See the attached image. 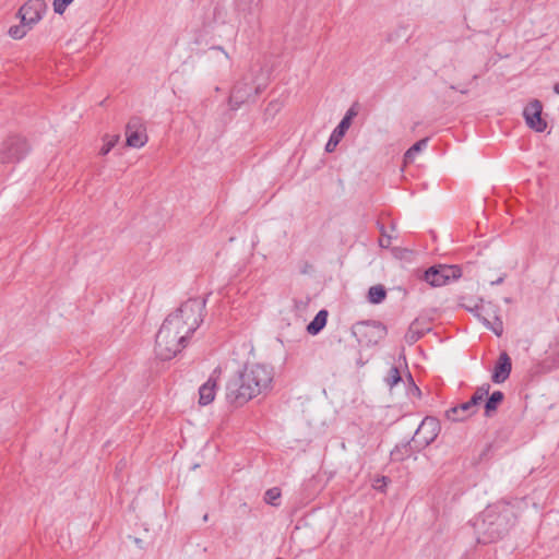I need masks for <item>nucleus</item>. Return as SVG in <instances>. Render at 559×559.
I'll return each instance as SVG.
<instances>
[{
	"instance_id": "nucleus-9",
	"label": "nucleus",
	"mask_w": 559,
	"mask_h": 559,
	"mask_svg": "<svg viewBox=\"0 0 559 559\" xmlns=\"http://www.w3.org/2000/svg\"><path fill=\"white\" fill-rule=\"evenodd\" d=\"M543 105L539 100H532L524 109V117L530 128L536 132H543L547 122L542 118Z\"/></svg>"
},
{
	"instance_id": "nucleus-13",
	"label": "nucleus",
	"mask_w": 559,
	"mask_h": 559,
	"mask_svg": "<svg viewBox=\"0 0 559 559\" xmlns=\"http://www.w3.org/2000/svg\"><path fill=\"white\" fill-rule=\"evenodd\" d=\"M440 431L439 421L433 417H426L419 426L416 435L427 433L425 436L426 443L432 442Z\"/></svg>"
},
{
	"instance_id": "nucleus-30",
	"label": "nucleus",
	"mask_w": 559,
	"mask_h": 559,
	"mask_svg": "<svg viewBox=\"0 0 559 559\" xmlns=\"http://www.w3.org/2000/svg\"><path fill=\"white\" fill-rule=\"evenodd\" d=\"M379 245L382 248H388L391 245V237L382 235V237L379 239Z\"/></svg>"
},
{
	"instance_id": "nucleus-36",
	"label": "nucleus",
	"mask_w": 559,
	"mask_h": 559,
	"mask_svg": "<svg viewBox=\"0 0 559 559\" xmlns=\"http://www.w3.org/2000/svg\"><path fill=\"white\" fill-rule=\"evenodd\" d=\"M276 559H282V558H276Z\"/></svg>"
},
{
	"instance_id": "nucleus-12",
	"label": "nucleus",
	"mask_w": 559,
	"mask_h": 559,
	"mask_svg": "<svg viewBox=\"0 0 559 559\" xmlns=\"http://www.w3.org/2000/svg\"><path fill=\"white\" fill-rule=\"evenodd\" d=\"M218 376H211L210 379L199 389V404L202 406L211 404L216 395Z\"/></svg>"
},
{
	"instance_id": "nucleus-15",
	"label": "nucleus",
	"mask_w": 559,
	"mask_h": 559,
	"mask_svg": "<svg viewBox=\"0 0 559 559\" xmlns=\"http://www.w3.org/2000/svg\"><path fill=\"white\" fill-rule=\"evenodd\" d=\"M346 124L347 122H340L338 126L334 129L325 145L326 152L332 153L336 148V146L345 135L346 131L349 129L348 127H346Z\"/></svg>"
},
{
	"instance_id": "nucleus-22",
	"label": "nucleus",
	"mask_w": 559,
	"mask_h": 559,
	"mask_svg": "<svg viewBox=\"0 0 559 559\" xmlns=\"http://www.w3.org/2000/svg\"><path fill=\"white\" fill-rule=\"evenodd\" d=\"M386 292L381 285L372 286L368 292L369 301L372 304H380L382 300H384Z\"/></svg>"
},
{
	"instance_id": "nucleus-24",
	"label": "nucleus",
	"mask_w": 559,
	"mask_h": 559,
	"mask_svg": "<svg viewBox=\"0 0 559 559\" xmlns=\"http://www.w3.org/2000/svg\"><path fill=\"white\" fill-rule=\"evenodd\" d=\"M281 497V490L277 487H273L266 490L264 495V501L272 506H277V500Z\"/></svg>"
},
{
	"instance_id": "nucleus-6",
	"label": "nucleus",
	"mask_w": 559,
	"mask_h": 559,
	"mask_svg": "<svg viewBox=\"0 0 559 559\" xmlns=\"http://www.w3.org/2000/svg\"><path fill=\"white\" fill-rule=\"evenodd\" d=\"M127 145L131 147H142L146 144L148 138L143 120L139 117H132L126 127Z\"/></svg>"
},
{
	"instance_id": "nucleus-17",
	"label": "nucleus",
	"mask_w": 559,
	"mask_h": 559,
	"mask_svg": "<svg viewBox=\"0 0 559 559\" xmlns=\"http://www.w3.org/2000/svg\"><path fill=\"white\" fill-rule=\"evenodd\" d=\"M328 311L320 310L314 319L308 324L307 331L311 335L318 334L326 324Z\"/></svg>"
},
{
	"instance_id": "nucleus-8",
	"label": "nucleus",
	"mask_w": 559,
	"mask_h": 559,
	"mask_svg": "<svg viewBox=\"0 0 559 559\" xmlns=\"http://www.w3.org/2000/svg\"><path fill=\"white\" fill-rule=\"evenodd\" d=\"M47 10L45 0H28L20 9V15L24 25L32 26L41 20Z\"/></svg>"
},
{
	"instance_id": "nucleus-29",
	"label": "nucleus",
	"mask_w": 559,
	"mask_h": 559,
	"mask_svg": "<svg viewBox=\"0 0 559 559\" xmlns=\"http://www.w3.org/2000/svg\"><path fill=\"white\" fill-rule=\"evenodd\" d=\"M506 531H507L506 528L492 530L491 533H490V536H489V540L492 542V540H495L497 538H500Z\"/></svg>"
},
{
	"instance_id": "nucleus-14",
	"label": "nucleus",
	"mask_w": 559,
	"mask_h": 559,
	"mask_svg": "<svg viewBox=\"0 0 559 559\" xmlns=\"http://www.w3.org/2000/svg\"><path fill=\"white\" fill-rule=\"evenodd\" d=\"M475 414V411L467 402L461 403L445 412V416L452 421H462Z\"/></svg>"
},
{
	"instance_id": "nucleus-19",
	"label": "nucleus",
	"mask_w": 559,
	"mask_h": 559,
	"mask_svg": "<svg viewBox=\"0 0 559 559\" xmlns=\"http://www.w3.org/2000/svg\"><path fill=\"white\" fill-rule=\"evenodd\" d=\"M489 389H490L489 384H484V385L477 388L476 391L474 392V394L472 395L471 400L467 401V403L475 411V413L477 412V408H478V405L480 404V402H483L484 399L488 395Z\"/></svg>"
},
{
	"instance_id": "nucleus-21",
	"label": "nucleus",
	"mask_w": 559,
	"mask_h": 559,
	"mask_svg": "<svg viewBox=\"0 0 559 559\" xmlns=\"http://www.w3.org/2000/svg\"><path fill=\"white\" fill-rule=\"evenodd\" d=\"M428 139H423L412 145L404 154V163L411 164L414 162L416 155L427 145Z\"/></svg>"
},
{
	"instance_id": "nucleus-4",
	"label": "nucleus",
	"mask_w": 559,
	"mask_h": 559,
	"mask_svg": "<svg viewBox=\"0 0 559 559\" xmlns=\"http://www.w3.org/2000/svg\"><path fill=\"white\" fill-rule=\"evenodd\" d=\"M28 152L26 141L17 135L8 138L0 148V163H15Z\"/></svg>"
},
{
	"instance_id": "nucleus-23",
	"label": "nucleus",
	"mask_w": 559,
	"mask_h": 559,
	"mask_svg": "<svg viewBox=\"0 0 559 559\" xmlns=\"http://www.w3.org/2000/svg\"><path fill=\"white\" fill-rule=\"evenodd\" d=\"M119 135H106L104 138V145L99 150V155H107L112 147L117 144Z\"/></svg>"
},
{
	"instance_id": "nucleus-33",
	"label": "nucleus",
	"mask_w": 559,
	"mask_h": 559,
	"mask_svg": "<svg viewBox=\"0 0 559 559\" xmlns=\"http://www.w3.org/2000/svg\"><path fill=\"white\" fill-rule=\"evenodd\" d=\"M380 480H377V484L374 485V487L377 489H381L382 488V483H379Z\"/></svg>"
},
{
	"instance_id": "nucleus-34",
	"label": "nucleus",
	"mask_w": 559,
	"mask_h": 559,
	"mask_svg": "<svg viewBox=\"0 0 559 559\" xmlns=\"http://www.w3.org/2000/svg\"><path fill=\"white\" fill-rule=\"evenodd\" d=\"M554 90L557 94H559V82L555 85Z\"/></svg>"
},
{
	"instance_id": "nucleus-11",
	"label": "nucleus",
	"mask_w": 559,
	"mask_h": 559,
	"mask_svg": "<svg viewBox=\"0 0 559 559\" xmlns=\"http://www.w3.org/2000/svg\"><path fill=\"white\" fill-rule=\"evenodd\" d=\"M511 367L512 364L509 355L506 352L501 353L495 366L491 380L495 383L504 382L510 376Z\"/></svg>"
},
{
	"instance_id": "nucleus-7",
	"label": "nucleus",
	"mask_w": 559,
	"mask_h": 559,
	"mask_svg": "<svg viewBox=\"0 0 559 559\" xmlns=\"http://www.w3.org/2000/svg\"><path fill=\"white\" fill-rule=\"evenodd\" d=\"M262 0H235V16L237 24H251L255 19Z\"/></svg>"
},
{
	"instance_id": "nucleus-27",
	"label": "nucleus",
	"mask_w": 559,
	"mask_h": 559,
	"mask_svg": "<svg viewBox=\"0 0 559 559\" xmlns=\"http://www.w3.org/2000/svg\"><path fill=\"white\" fill-rule=\"evenodd\" d=\"M24 24L23 26H12L10 27L9 29V34L12 38H15V39H21L23 38L25 35H26V31L24 29Z\"/></svg>"
},
{
	"instance_id": "nucleus-20",
	"label": "nucleus",
	"mask_w": 559,
	"mask_h": 559,
	"mask_svg": "<svg viewBox=\"0 0 559 559\" xmlns=\"http://www.w3.org/2000/svg\"><path fill=\"white\" fill-rule=\"evenodd\" d=\"M213 21L217 25L230 24L233 28L239 26L236 22V16L233 20H227V11L223 7L215 8Z\"/></svg>"
},
{
	"instance_id": "nucleus-3",
	"label": "nucleus",
	"mask_w": 559,
	"mask_h": 559,
	"mask_svg": "<svg viewBox=\"0 0 559 559\" xmlns=\"http://www.w3.org/2000/svg\"><path fill=\"white\" fill-rule=\"evenodd\" d=\"M353 334L362 346L377 345L386 335V328L380 322H358L353 326Z\"/></svg>"
},
{
	"instance_id": "nucleus-5",
	"label": "nucleus",
	"mask_w": 559,
	"mask_h": 559,
	"mask_svg": "<svg viewBox=\"0 0 559 559\" xmlns=\"http://www.w3.org/2000/svg\"><path fill=\"white\" fill-rule=\"evenodd\" d=\"M461 276V269L456 265L431 266L424 273V280L433 287L447 285L451 280Z\"/></svg>"
},
{
	"instance_id": "nucleus-32",
	"label": "nucleus",
	"mask_w": 559,
	"mask_h": 559,
	"mask_svg": "<svg viewBox=\"0 0 559 559\" xmlns=\"http://www.w3.org/2000/svg\"><path fill=\"white\" fill-rule=\"evenodd\" d=\"M213 49L222 51L227 59L229 58L228 53L225 51V49L223 47L217 46V47H213Z\"/></svg>"
},
{
	"instance_id": "nucleus-28",
	"label": "nucleus",
	"mask_w": 559,
	"mask_h": 559,
	"mask_svg": "<svg viewBox=\"0 0 559 559\" xmlns=\"http://www.w3.org/2000/svg\"><path fill=\"white\" fill-rule=\"evenodd\" d=\"M357 115H358V110H357L356 106L354 105V106H352V107L347 110L346 115L344 116V118L342 119V121H341V122H347L346 127H348V128H349V127H350V124H352V120H353Z\"/></svg>"
},
{
	"instance_id": "nucleus-18",
	"label": "nucleus",
	"mask_w": 559,
	"mask_h": 559,
	"mask_svg": "<svg viewBox=\"0 0 559 559\" xmlns=\"http://www.w3.org/2000/svg\"><path fill=\"white\" fill-rule=\"evenodd\" d=\"M504 395L501 391H495L485 404V415L490 417L502 403Z\"/></svg>"
},
{
	"instance_id": "nucleus-31",
	"label": "nucleus",
	"mask_w": 559,
	"mask_h": 559,
	"mask_svg": "<svg viewBox=\"0 0 559 559\" xmlns=\"http://www.w3.org/2000/svg\"><path fill=\"white\" fill-rule=\"evenodd\" d=\"M491 513H492V510H491V509H488V510L486 511V514H485L486 519H485V521H488V523H489L490 525H493V524H495V522L490 520V519H491V516H492V514H491Z\"/></svg>"
},
{
	"instance_id": "nucleus-26",
	"label": "nucleus",
	"mask_w": 559,
	"mask_h": 559,
	"mask_svg": "<svg viewBox=\"0 0 559 559\" xmlns=\"http://www.w3.org/2000/svg\"><path fill=\"white\" fill-rule=\"evenodd\" d=\"M74 0H53V11L58 14H62L67 7L72 3Z\"/></svg>"
},
{
	"instance_id": "nucleus-16",
	"label": "nucleus",
	"mask_w": 559,
	"mask_h": 559,
	"mask_svg": "<svg viewBox=\"0 0 559 559\" xmlns=\"http://www.w3.org/2000/svg\"><path fill=\"white\" fill-rule=\"evenodd\" d=\"M429 328H424L421 326V323L419 320H414L406 334H405V341L408 343V344H414L416 343L424 334L426 331H428Z\"/></svg>"
},
{
	"instance_id": "nucleus-25",
	"label": "nucleus",
	"mask_w": 559,
	"mask_h": 559,
	"mask_svg": "<svg viewBox=\"0 0 559 559\" xmlns=\"http://www.w3.org/2000/svg\"><path fill=\"white\" fill-rule=\"evenodd\" d=\"M401 381V374L396 367H392L385 378L386 384L392 388Z\"/></svg>"
},
{
	"instance_id": "nucleus-1",
	"label": "nucleus",
	"mask_w": 559,
	"mask_h": 559,
	"mask_svg": "<svg viewBox=\"0 0 559 559\" xmlns=\"http://www.w3.org/2000/svg\"><path fill=\"white\" fill-rule=\"evenodd\" d=\"M205 300L190 298L163 322L155 341L156 356L169 360L187 345L188 338L203 321Z\"/></svg>"
},
{
	"instance_id": "nucleus-35",
	"label": "nucleus",
	"mask_w": 559,
	"mask_h": 559,
	"mask_svg": "<svg viewBox=\"0 0 559 559\" xmlns=\"http://www.w3.org/2000/svg\"><path fill=\"white\" fill-rule=\"evenodd\" d=\"M379 480L383 483V486H385V485H386V477H382V478H381V479H379Z\"/></svg>"
},
{
	"instance_id": "nucleus-10",
	"label": "nucleus",
	"mask_w": 559,
	"mask_h": 559,
	"mask_svg": "<svg viewBox=\"0 0 559 559\" xmlns=\"http://www.w3.org/2000/svg\"><path fill=\"white\" fill-rule=\"evenodd\" d=\"M252 91L253 86L250 83L245 81L237 82L229 96V105L231 109H237L248 102L252 96Z\"/></svg>"
},
{
	"instance_id": "nucleus-2",
	"label": "nucleus",
	"mask_w": 559,
	"mask_h": 559,
	"mask_svg": "<svg viewBox=\"0 0 559 559\" xmlns=\"http://www.w3.org/2000/svg\"><path fill=\"white\" fill-rule=\"evenodd\" d=\"M273 369L263 364L247 365L239 378L227 385L226 399L236 406H242L272 386Z\"/></svg>"
}]
</instances>
